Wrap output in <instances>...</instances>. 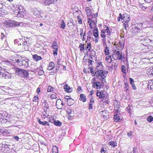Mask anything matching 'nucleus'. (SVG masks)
<instances>
[{
    "label": "nucleus",
    "instance_id": "1",
    "mask_svg": "<svg viewBox=\"0 0 153 153\" xmlns=\"http://www.w3.org/2000/svg\"><path fill=\"white\" fill-rule=\"evenodd\" d=\"M12 61L13 65L18 67L25 68L28 67L29 65V60L21 56H16L13 59Z\"/></svg>",
    "mask_w": 153,
    "mask_h": 153
},
{
    "label": "nucleus",
    "instance_id": "2",
    "mask_svg": "<svg viewBox=\"0 0 153 153\" xmlns=\"http://www.w3.org/2000/svg\"><path fill=\"white\" fill-rule=\"evenodd\" d=\"M31 38L27 37H24L22 39H19L14 40L15 44H18V45H22V48L25 51L28 50L31 44Z\"/></svg>",
    "mask_w": 153,
    "mask_h": 153
},
{
    "label": "nucleus",
    "instance_id": "3",
    "mask_svg": "<svg viewBox=\"0 0 153 153\" xmlns=\"http://www.w3.org/2000/svg\"><path fill=\"white\" fill-rule=\"evenodd\" d=\"M15 70L16 74L25 78L28 77L29 74L27 71L19 68H16Z\"/></svg>",
    "mask_w": 153,
    "mask_h": 153
},
{
    "label": "nucleus",
    "instance_id": "4",
    "mask_svg": "<svg viewBox=\"0 0 153 153\" xmlns=\"http://www.w3.org/2000/svg\"><path fill=\"white\" fill-rule=\"evenodd\" d=\"M12 77L11 74L8 73L4 68H0V78H4L5 79H10Z\"/></svg>",
    "mask_w": 153,
    "mask_h": 153
},
{
    "label": "nucleus",
    "instance_id": "5",
    "mask_svg": "<svg viewBox=\"0 0 153 153\" xmlns=\"http://www.w3.org/2000/svg\"><path fill=\"white\" fill-rule=\"evenodd\" d=\"M108 72L107 71H103L102 70H98V73L97 75V79H99V76H100L102 79H104L106 76Z\"/></svg>",
    "mask_w": 153,
    "mask_h": 153
},
{
    "label": "nucleus",
    "instance_id": "6",
    "mask_svg": "<svg viewBox=\"0 0 153 153\" xmlns=\"http://www.w3.org/2000/svg\"><path fill=\"white\" fill-rule=\"evenodd\" d=\"M33 14L37 17L39 18H43L42 15V14H43V12L41 10H38L37 9L35 8L33 9Z\"/></svg>",
    "mask_w": 153,
    "mask_h": 153
},
{
    "label": "nucleus",
    "instance_id": "7",
    "mask_svg": "<svg viewBox=\"0 0 153 153\" xmlns=\"http://www.w3.org/2000/svg\"><path fill=\"white\" fill-rule=\"evenodd\" d=\"M141 42L144 46H147V45H149L151 42V40L149 38L143 39H140Z\"/></svg>",
    "mask_w": 153,
    "mask_h": 153
},
{
    "label": "nucleus",
    "instance_id": "8",
    "mask_svg": "<svg viewBox=\"0 0 153 153\" xmlns=\"http://www.w3.org/2000/svg\"><path fill=\"white\" fill-rule=\"evenodd\" d=\"M20 23L19 22H16L13 20L10 21L9 23V26L10 27H14L17 26H19Z\"/></svg>",
    "mask_w": 153,
    "mask_h": 153
},
{
    "label": "nucleus",
    "instance_id": "9",
    "mask_svg": "<svg viewBox=\"0 0 153 153\" xmlns=\"http://www.w3.org/2000/svg\"><path fill=\"white\" fill-rule=\"evenodd\" d=\"M23 14L24 12L23 10L15 11L14 12V14L16 15L17 17H23L24 16Z\"/></svg>",
    "mask_w": 153,
    "mask_h": 153
},
{
    "label": "nucleus",
    "instance_id": "10",
    "mask_svg": "<svg viewBox=\"0 0 153 153\" xmlns=\"http://www.w3.org/2000/svg\"><path fill=\"white\" fill-rule=\"evenodd\" d=\"M67 113L69 114V116L68 117V119H71V117L74 116V111L71 109H68L67 111Z\"/></svg>",
    "mask_w": 153,
    "mask_h": 153
},
{
    "label": "nucleus",
    "instance_id": "11",
    "mask_svg": "<svg viewBox=\"0 0 153 153\" xmlns=\"http://www.w3.org/2000/svg\"><path fill=\"white\" fill-rule=\"evenodd\" d=\"M85 10L87 12L86 14L87 16H93L91 8L88 7H86Z\"/></svg>",
    "mask_w": 153,
    "mask_h": 153
},
{
    "label": "nucleus",
    "instance_id": "12",
    "mask_svg": "<svg viewBox=\"0 0 153 153\" xmlns=\"http://www.w3.org/2000/svg\"><path fill=\"white\" fill-rule=\"evenodd\" d=\"M42 105L45 108L44 111H46L47 109L49 108V105L46 100H44L42 102Z\"/></svg>",
    "mask_w": 153,
    "mask_h": 153
},
{
    "label": "nucleus",
    "instance_id": "13",
    "mask_svg": "<svg viewBox=\"0 0 153 153\" xmlns=\"http://www.w3.org/2000/svg\"><path fill=\"white\" fill-rule=\"evenodd\" d=\"M45 3L48 5L50 4H53L56 2L58 0H44Z\"/></svg>",
    "mask_w": 153,
    "mask_h": 153
},
{
    "label": "nucleus",
    "instance_id": "14",
    "mask_svg": "<svg viewBox=\"0 0 153 153\" xmlns=\"http://www.w3.org/2000/svg\"><path fill=\"white\" fill-rule=\"evenodd\" d=\"M12 62L8 60L2 61V64L4 65V66H7V65H12Z\"/></svg>",
    "mask_w": 153,
    "mask_h": 153
},
{
    "label": "nucleus",
    "instance_id": "15",
    "mask_svg": "<svg viewBox=\"0 0 153 153\" xmlns=\"http://www.w3.org/2000/svg\"><path fill=\"white\" fill-rule=\"evenodd\" d=\"M64 88L65 90V91L68 93H71L72 91V88H71L67 85L66 84L64 86Z\"/></svg>",
    "mask_w": 153,
    "mask_h": 153
},
{
    "label": "nucleus",
    "instance_id": "16",
    "mask_svg": "<svg viewBox=\"0 0 153 153\" xmlns=\"http://www.w3.org/2000/svg\"><path fill=\"white\" fill-rule=\"evenodd\" d=\"M97 96L99 97V99H103L105 97V94L101 92H97L96 93Z\"/></svg>",
    "mask_w": 153,
    "mask_h": 153
},
{
    "label": "nucleus",
    "instance_id": "17",
    "mask_svg": "<svg viewBox=\"0 0 153 153\" xmlns=\"http://www.w3.org/2000/svg\"><path fill=\"white\" fill-rule=\"evenodd\" d=\"M148 87V89L150 88V90H153V79L149 81Z\"/></svg>",
    "mask_w": 153,
    "mask_h": 153
},
{
    "label": "nucleus",
    "instance_id": "18",
    "mask_svg": "<svg viewBox=\"0 0 153 153\" xmlns=\"http://www.w3.org/2000/svg\"><path fill=\"white\" fill-rule=\"evenodd\" d=\"M33 58L35 61H37L42 59V58L40 56H39L37 54L33 55Z\"/></svg>",
    "mask_w": 153,
    "mask_h": 153
},
{
    "label": "nucleus",
    "instance_id": "19",
    "mask_svg": "<svg viewBox=\"0 0 153 153\" xmlns=\"http://www.w3.org/2000/svg\"><path fill=\"white\" fill-rule=\"evenodd\" d=\"M55 67V64L53 62H51L49 63V66L48 68V70H51L53 69Z\"/></svg>",
    "mask_w": 153,
    "mask_h": 153
},
{
    "label": "nucleus",
    "instance_id": "20",
    "mask_svg": "<svg viewBox=\"0 0 153 153\" xmlns=\"http://www.w3.org/2000/svg\"><path fill=\"white\" fill-rule=\"evenodd\" d=\"M129 15H128V14H124V16H123H123H122V15H121V13H120L119 14V17H118V18H119L121 19H126V16H128V19H129Z\"/></svg>",
    "mask_w": 153,
    "mask_h": 153
},
{
    "label": "nucleus",
    "instance_id": "21",
    "mask_svg": "<svg viewBox=\"0 0 153 153\" xmlns=\"http://www.w3.org/2000/svg\"><path fill=\"white\" fill-rule=\"evenodd\" d=\"M79 100L82 101L83 102L86 101V99L85 95L83 94H81L80 95Z\"/></svg>",
    "mask_w": 153,
    "mask_h": 153
},
{
    "label": "nucleus",
    "instance_id": "22",
    "mask_svg": "<svg viewBox=\"0 0 153 153\" xmlns=\"http://www.w3.org/2000/svg\"><path fill=\"white\" fill-rule=\"evenodd\" d=\"M52 150V153H59L58 148L56 146H54L53 147Z\"/></svg>",
    "mask_w": 153,
    "mask_h": 153
},
{
    "label": "nucleus",
    "instance_id": "23",
    "mask_svg": "<svg viewBox=\"0 0 153 153\" xmlns=\"http://www.w3.org/2000/svg\"><path fill=\"white\" fill-rule=\"evenodd\" d=\"M109 145L113 147L117 146V143L116 141H111L108 143Z\"/></svg>",
    "mask_w": 153,
    "mask_h": 153
},
{
    "label": "nucleus",
    "instance_id": "24",
    "mask_svg": "<svg viewBox=\"0 0 153 153\" xmlns=\"http://www.w3.org/2000/svg\"><path fill=\"white\" fill-rule=\"evenodd\" d=\"M37 120L38 122L40 124H41L43 126H45L46 125L47 121H41V120L39 118H37Z\"/></svg>",
    "mask_w": 153,
    "mask_h": 153
},
{
    "label": "nucleus",
    "instance_id": "25",
    "mask_svg": "<svg viewBox=\"0 0 153 153\" xmlns=\"http://www.w3.org/2000/svg\"><path fill=\"white\" fill-rule=\"evenodd\" d=\"M74 100L72 98L69 100H67V105H68L71 106L73 105L74 103Z\"/></svg>",
    "mask_w": 153,
    "mask_h": 153
},
{
    "label": "nucleus",
    "instance_id": "26",
    "mask_svg": "<svg viewBox=\"0 0 153 153\" xmlns=\"http://www.w3.org/2000/svg\"><path fill=\"white\" fill-rule=\"evenodd\" d=\"M113 118L114 121L116 122L119 121L120 120V117L117 115H114Z\"/></svg>",
    "mask_w": 153,
    "mask_h": 153
},
{
    "label": "nucleus",
    "instance_id": "27",
    "mask_svg": "<svg viewBox=\"0 0 153 153\" xmlns=\"http://www.w3.org/2000/svg\"><path fill=\"white\" fill-rule=\"evenodd\" d=\"M117 58L119 60L122 59H123V56L122 54V53H120V52H117Z\"/></svg>",
    "mask_w": 153,
    "mask_h": 153
},
{
    "label": "nucleus",
    "instance_id": "28",
    "mask_svg": "<svg viewBox=\"0 0 153 153\" xmlns=\"http://www.w3.org/2000/svg\"><path fill=\"white\" fill-rule=\"evenodd\" d=\"M103 31H105V33H108L107 35H108L110 36L111 35L110 30L108 26H107L106 29L103 30Z\"/></svg>",
    "mask_w": 153,
    "mask_h": 153
},
{
    "label": "nucleus",
    "instance_id": "29",
    "mask_svg": "<svg viewBox=\"0 0 153 153\" xmlns=\"http://www.w3.org/2000/svg\"><path fill=\"white\" fill-rule=\"evenodd\" d=\"M54 124L55 126H60L62 125L61 122L59 120H55Z\"/></svg>",
    "mask_w": 153,
    "mask_h": 153
},
{
    "label": "nucleus",
    "instance_id": "30",
    "mask_svg": "<svg viewBox=\"0 0 153 153\" xmlns=\"http://www.w3.org/2000/svg\"><path fill=\"white\" fill-rule=\"evenodd\" d=\"M102 62H100L98 63L96 67V69L98 70H99L100 69L102 68Z\"/></svg>",
    "mask_w": 153,
    "mask_h": 153
},
{
    "label": "nucleus",
    "instance_id": "31",
    "mask_svg": "<svg viewBox=\"0 0 153 153\" xmlns=\"http://www.w3.org/2000/svg\"><path fill=\"white\" fill-rule=\"evenodd\" d=\"M60 27L62 29H64L65 27V23L64 21L62 20L61 21L60 24Z\"/></svg>",
    "mask_w": 153,
    "mask_h": 153
},
{
    "label": "nucleus",
    "instance_id": "32",
    "mask_svg": "<svg viewBox=\"0 0 153 153\" xmlns=\"http://www.w3.org/2000/svg\"><path fill=\"white\" fill-rule=\"evenodd\" d=\"M147 120L149 123H151L153 121V117L151 115L149 116L147 118Z\"/></svg>",
    "mask_w": 153,
    "mask_h": 153
},
{
    "label": "nucleus",
    "instance_id": "33",
    "mask_svg": "<svg viewBox=\"0 0 153 153\" xmlns=\"http://www.w3.org/2000/svg\"><path fill=\"white\" fill-rule=\"evenodd\" d=\"M94 84H95V85L96 86L97 89H100L102 88V85L101 84H98L97 83V81L94 82Z\"/></svg>",
    "mask_w": 153,
    "mask_h": 153
},
{
    "label": "nucleus",
    "instance_id": "34",
    "mask_svg": "<svg viewBox=\"0 0 153 153\" xmlns=\"http://www.w3.org/2000/svg\"><path fill=\"white\" fill-rule=\"evenodd\" d=\"M126 66L124 65H123L121 67V71L122 73L126 74Z\"/></svg>",
    "mask_w": 153,
    "mask_h": 153
},
{
    "label": "nucleus",
    "instance_id": "35",
    "mask_svg": "<svg viewBox=\"0 0 153 153\" xmlns=\"http://www.w3.org/2000/svg\"><path fill=\"white\" fill-rule=\"evenodd\" d=\"M101 37L103 39H105L106 36L105 34V31H103V30H102L101 31V34L100 35Z\"/></svg>",
    "mask_w": 153,
    "mask_h": 153
},
{
    "label": "nucleus",
    "instance_id": "36",
    "mask_svg": "<svg viewBox=\"0 0 153 153\" xmlns=\"http://www.w3.org/2000/svg\"><path fill=\"white\" fill-rule=\"evenodd\" d=\"M106 60H107V62L109 63H111V56L110 55L108 57L106 56Z\"/></svg>",
    "mask_w": 153,
    "mask_h": 153
},
{
    "label": "nucleus",
    "instance_id": "37",
    "mask_svg": "<svg viewBox=\"0 0 153 153\" xmlns=\"http://www.w3.org/2000/svg\"><path fill=\"white\" fill-rule=\"evenodd\" d=\"M105 52L106 55H108L109 54V50L108 49V47L106 46L105 48Z\"/></svg>",
    "mask_w": 153,
    "mask_h": 153
},
{
    "label": "nucleus",
    "instance_id": "38",
    "mask_svg": "<svg viewBox=\"0 0 153 153\" xmlns=\"http://www.w3.org/2000/svg\"><path fill=\"white\" fill-rule=\"evenodd\" d=\"M6 131H5L3 129H0V134H2L3 135H6L7 133L6 132Z\"/></svg>",
    "mask_w": 153,
    "mask_h": 153
},
{
    "label": "nucleus",
    "instance_id": "39",
    "mask_svg": "<svg viewBox=\"0 0 153 153\" xmlns=\"http://www.w3.org/2000/svg\"><path fill=\"white\" fill-rule=\"evenodd\" d=\"M90 69L89 71H88V73H89V71H90V72L92 74V75H93L94 74V68L93 67H92L91 68H88V69Z\"/></svg>",
    "mask_w": 153,
    "mask_h": 153
},
{
    "label": "nucleus",
    "instance_id": "40",
    "mask_svg": "<svg viewBox=\"0 0 153 153\" xmlns=\"http://www.w3.org/2000/svg\"><path fill=\"white\" fill-rule=\"evenodd\" d=\"M55 120L53 119V118L52 117H50L49 118V121L50 122L54 123Z\"/></svg>",
    "mask_w": 153,
    "mask_h": 153
},
{
    "label": "nucleus",
    "instance_id": "41",
    "mask_svg": "<svg viewBox=\"0 0 153 153\" xmlns=\"http://www.w3.org/2000/svg\"><path fill=\"white\" fill-rule=\"evenodd\" d=\"M53 88L50 86H49L48 87L47 91L48 92H50L53 91Z\"/></svg>",
    "mask_w": 153,
    "mask_h": 153
},
{
    "label": "nucleus",
    "instance_id": "42",
    "mask_svg": "<svg viewBox=\"0 0 153 153\" xmlns=\"http://www.w3.org/2000/svg\"><path fill=\"white\" fill-rule=\"evenodd\" d=\"M86 48L88 49V51H90L91 48V44L90 43L87 44V46L86 47Z\"/></svg>",
    "mask_w": 153,
    "mask_h": 153
},
{
    "label": "nucleus",
    "instance_id": "43",
    "mask_svg": "<svg viewBox=\"0 0 153 153\" xmlns=\"http://www.w3.org/2000/svg\"><path fill=\"white\" fill-rule=\"evenodd\" d=\"M93 34L95 37L96 38L98 37L99 36L98 32L94 31L93 32Z\"/></svg>",
    "mask_w": 153,
    "mask_h": 153
},
{
    "label": "nucleus",
    "instance_id": "44",
    "mask_svg": "<svg viewBox=\"0 0 153 153\" xmlns=\"http://www.w3.org/2000/svg\"><path fill=\"white\" fill-rule=\"evenodd\" d=\"M19 10L22 11L23 10V7L22 6H20L18 7V9L15 10V11H18Z\"/></svg>",
    "mask_w": 153,
    "mask_h": 153
},
{
    "label": "nucleus",
    "instance_id": "45",
    "mask_svg": "<svg viewBox=\"0 0 153 153\" xmlns=\"http://www.w3.org/2000/svg\"><path fill=\"white\" fill-rule=\"evenodd\" d=\"M131 106L128 105V106L126 108V110H127L128 113H130L131 112Z\"/></svg>",
    "mask_w": 153,
    "mask_h": 153
},
{
    "label": "nucleus",
    "instance_id": "46",
    "mask_svg": "<svg viewBox=\"0 0 153 153\" xmlns=\"http://www.w3.org/2000/svg\"><path fill=\"white\" fill-rule=\"evenodd\" d=\"M92 104V103H89L88 104V109L91 110L93 108Z\"/></svg>",
    "mask_w": 153,
    "mask_h": 153
},
{
    "label": "nucleus",
    "instance_id": "47",
    "mask_svg": "<svg viewBox=\"0 0 153 153\" xmlns=\"http://www.w3.org/2000/svg\"><path fill=\"white\" fill-rule=\"evenodd\" d=\"M131 84V85L132 87V88L133 90H136V88L134 84V83H132L130 84Z\"/></svg>",
    "mask_w": 153,
    "mask_h": 153
},
{
    "label": "nucleus",
    "instance_id": "48",
    "mask_svg": "<svg viewBox=\"0 0 153 153\" xmlns=\"http://www.w3.org/2000/svg\"><path fill=\"white\" fill-rule=\"evenodd\" d=\"M124 84L125 85V89H128V88H129V85L128 84V83L127 82H124Z\"/></svg>",
    "mask_w": 153,
    "mask_h": 153
},
{
    "label": "nucleus",
    "instance_id": "49",
    "mask_svg": "<svg viewBox=\"0 0 153 153\" xmlns=\"http://www.w3.org/2000/svg\"><path fill=\"white\" fill-rule=\"evenodd\" d=\"M100 152L101 153H108L106 151L104 150L103 147L101 149Z\"/></svg>",
    "mask_w": 153,
    "mask_h": 153
},
{
    "label": "nucleus",
    "instance_id": "50",
    "mask_svg": "<svg viewBox=\"0 0 153 153\" xmlns=\"http://www.w3.org/2000/svg\"><path fill=\"white\" fill-rule=\"evenodd\" d=\"M52 47L53 49H55V50H58V46L53 45L52 46Z\"/></svg>",
    "mask_w": 153,
    "mask_h": 153
},
{
    "label": "nucleus",
    "instance_id": "51",
    "mask_svg": "<svg viewBox=\"0 0 153 153\" xmlns=\"http://www.w3.org/2000/svg\"><path fill=\"white\" fill-rule=\"evenodd\" d=\"M51 98L53 99H55L57 98V97L55 94H53L51 96Z\"/></svg>",
    "mask_w": 153,
    "mask_h": 153
},
{
    "label": "nucleus",
    "instance_id": "52",
    "mask_svg": "<svg viewBox=\"0 0 153 153\" xmlns=\"http://www.w3.org/2000/svg\"><path fill=\"white\" fill-rule=\"evenodd\" d=\"M58 50H55L53 51V54L55 56H56L57 55Z\"/></svg>",
    "mask_w": 153,
    "mask_h": 153
},
{
    "label": "nucleus",
    "instance_id": "53",
    "mask_svg": "<svg viewBox=\"0 0 153 153\" xmlns=\"http://www.w3.org/2000/svg\"><path fill=\"white\" fill-rule=\"evenodd\" d=\"M79 16H78V23L79 24H81L82 23V21L81 20V19L80 18H79Z\"/></svg>",
    "mask_w": 153,
    "mask_h": 153
},
{
    "label": "nucleus",
    "instance_id": "54",
    "mask_svg": "<svg viewBox=\"0 0 153 153\" xmlns=\"http://www.w3.org/2000/svg\"><path fill=\"white\" fill-rule=\"evenodd\" d=\"M137 149L136 147H134L133 148V153H137Z\"/></svg>",
    "mask_w": 153,
    "mask_h": 153
},
{
    "label": "nucleus",
    "instance_id": "55",
    "mask_svg": "<svg viewBox=\"0 0 153 153\" xmlns=\"http://www.w3.org/2000/svg\"><path fill=\"white\" fill-rule=\"evenodd\" d=\"M129 81L130 82V84L132 83H134V79L131 78H129Z\"/></svg>",
    "mask_w": 153,
    "mask_h": 153
},
{
    "label": "nucleus",
    "instance_id": "56",
    "mask_svg": "<svg viewBox=\"0 0 153 153\" xmlns=\"http://www.w3.org/2000/svg\"><path fill=\"white\" fill-rule=\"evenodd\" d=\"M4 4L2 3V1H0V9H2L3 7Z\"/></svg>",
    "mask_w": 153,
    "mask_h": 153
},
{
    "label": "nucleus",
    "instance_id": "57",
    "mask_svg": "<svg viewBox=\"0 0 153 153\" xmlns=\"http://www.w3.org/2000/svg\"><path fill=\"white\" fill-rule=\"evenodd\" d=\"M80 36H81V37H82V34H83V28H82L80 29Z\"/></svg>",
    "mask_w": 153,
    "mask_h": 153
},
{
    "label": "nucleus",
    "instance_id": "58",
    "mask_svg": "<svg viewBox=\"0 0 153 153\" xmlns=\"http://www.w3.org/2000/svg\"><path fill=\"white\" fill-rule=\"evenodd\" d=\"M103 102H105L106 103L108 104L109 103L108 100V99L107 98L106 99H105V100H103Z\"/></svg>",
    "mask_w": 153,
    "mask_h": 153
},
{
    "label": "nucleus",
    "instance_id": "59",
    "mask_svg": "<svg viewBox=\"0 0 153 153\" xmlns=\"http://www.w3.org/2000/svg\"><path fill=\"white\" fill-rule=\"evenodd\" d=\"M88 23H89V25L90 26V27L91 28V29H93V28L92 27H94V26H93L92 25H91V21H89V20H88Z\"/></svg>",
    "mask_w": 153,
    "mask_h": 153
},
{
    "label": "nucleus",
    "instance_id": "60",
    "mask_svg": "<svg viewBox=\"0 0 153 153\" xmlns=\"http://www.w3.org/2000/svg\"><path fill=\"white\" fill-rule=\"evenodd\" d=\"M44 71L42 70H40V71H39L38 74L39 75H42L44 74Z\"/></svg>",
    "mask_w": 153,
    "mask_h": 153
},
{
    "label": "nucleus",
    "instance_id": "61",
    "mask_svg": "<svg viewBox=\"0 0 153 153\" xmlns=\"http://www.w3.org/2000/svg\"><path fill=\"white\" fill-rule=\"evenodd\" d=\"M77 90L79 92H82V90L81 89V87L80 86H79L78 87V88L77 89Z\"/></svg>",
    "mask_w": 153,
    "mask_h": 153
},
{
    "label": "nucleus",
    "instance_id": "62",
    "mask_svg": "<svg viewBox=\"0 0 153 153\" xmlns=\"http://www.w3.org/2000/svg\"><path fill=\"white\" fill-rule=\"evenodd\" d=\"M91 38V36L89 35H88L87 36V39L88 41H90V40Z\"/></svg>",
    "mask_w": 153,
    "mask_h": 153
},
{
    "label": "nucleus",
    "instance_id": "63",
    "mask_svg": "<svg viewBox=\"0 0 153 153\" xmlns=\"http://www.w3.org/2000/svg\"><path fill=\"white\" fill-rule=\"evenodd\" d=\"M13 139L16 140H18L19 139V137L17 136H14L13 137Z\"/></svg>",
    "mask_w": 153,
    "mask_h": 153
},
{
    "label": "nucleus",
    "instance_id": "64",
    "mask_svg": "<svg viewBox=\"0 0 153 153\" xmlns=\"http://www.w3.org/2000/svg\"><path fill=\"white\" fill-rule=\"evenodd\" d=\"M5 37V35L3 33H1V39L2 40H3V39Z\"/></svg>",
    "mask_w": 153,
    "mask_h": 153
}]
</instances>
